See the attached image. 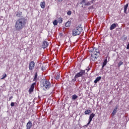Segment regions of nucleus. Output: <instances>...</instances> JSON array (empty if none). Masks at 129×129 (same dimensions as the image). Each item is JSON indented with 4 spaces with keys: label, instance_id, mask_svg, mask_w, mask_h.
I'll use <instances>...</instances> for the list:
<instances>
[{
    "label": "nucleus",
    "instance_id": "nucleus-1",
    "mask_svg": "<svg viewBox=\"0 0 129 129\" xmlns=\"http://www.w3.org/2000/svg\"><path fill=\"white\" fill-rule=\"evenodd\" d=\"M27 24V19L26 18L23 17L18 19L15 23V29L17 32H21Z\"/></svg>",
    "mask_w": 129,
    "mask_h": 129
},
{
    "label": "nucleus",
    "instance_id": "nucleus-2",
    "mask_svg": "<svg viewBox=\"0 0 129 129\" xmlns=\"http://www.w3.org/2000/svg\"><path fill=\"white\" fill-rule=\"evenodd\" d=\"M99 50L98 48H94L91 56V61H95L98 57H99Z\"/></svg>",
    "mask_w": 129,
    "mask_h": 129
},
{
    "label": "nucleus",
    "instance_id": "nucleus-3",
    "mask_svg": "<svg viewBox=\"0 0 129 129\" xmlns=\"http://www.w3.org/2000/svg\"><path fill=\"white\" fill-rule=\"evenodd\" d=\"M42 82L44 90H48V89L51 87V83H50L49 80L46 79H43L42 80Z\"/></svg>",
    "mask_w": 129,
    "mask_h": 129
},
{
    "label": "nucleus",
    "instance_id": "nucleus-4",
    "mask_svg": "<svg viewBox=\"0 0 129 129\" xmlns=\"http://www.w3.org/2000/svg\"><path fill=\"white\" fill-rule=\"evenodd\" d=\"M83 29L82 27H80L79 26H78L77 27H75L73 30V36H79L81 34V32H82Z\"/></svg>",
    "mask_w": 129,
    "mask_h": 129
},
{
    "label": "nucleus",
    "instance_id": "nucleus-5",
    "mask_svg": "<svg viewBox=\"0 0 129 129\" xmlns=\"http://www.w3.org/2000/svg\"><path fill=\"white\" fill-rule=\"evenodd\" d=\"M83 75H85V70H81L80 72L75 75V78H79V77H83Z\"/></svg>",
    "mask_w": 129,
    "mask_h": 129
},
{
    "label": "nucleus",
    "instance_id": "nucleus-6",
    "mask_svg": "<svg viewBox=\"0 0 129 129\" xmlns=\"http://www.w3.org/2000/svg\"><path fill=\"white\" fill-rule=\"evenodd\" d=\"M34 67H35V62H34V61H31L29 65V70H30V71H32V70L34 69Z\"/></svg>",
    "mask_w": 129,
    "mask_h": 129
},
{
    "label": "nucleus",
    "instance_id": "nucleus-7",
    "mask_svg": "<svg viewBox=\"0 0 129 129\" xmlns=\"http://www.w3.org/2000/svg\"><path fill=\"white\" fill-rule=\"evenodd\" d=\"M33 125V123L32 121H29L26 125V129H31L32 128V126Z\"/></svg>",
    "mask_w": 129,
    "mask_h": 129
},
{
    "label": "nucleus",
    "instance_id": "nucleus-8",
    "mask_svg": "<svg viewBox=\"0 0 129 129\" xmlns=\"http://www.w3.org/2000/svg\"><path fill=\"white\" fill-rule=\"evenodd\" d=\"M48 46H49V42H48L46 41H44L43 42L42 47V48H43V49L47 48V47H48Z\"/></svg>",
    "mask_w": 129,
    "mask_h": 129
},
{
    "label": "nucleus",
    "instance_id": "nucleus-9",
    "mask_svg": "<svg viewBox=\"0 0 129 129\" xmlns=\"http://www.w3.org/2000/svg\"><path fill=\"white\" fill-rule=\"evenodd\" d=\"M95 116V114L93 113H92L90 115L89 118V123H90V122L92 121V118H93V117H94Z\"/></svg>",
    "mask_w": 129,
    "mask_h": 129
},
{
    "label": "nucleus",
    "instance_id": "nucleus-10",
    "mask_svg": "<svg viewBox=\"0 0 129 129\" xmlns=\"http://www.w3.org/2000/svg\"><path fill=\"white\" fill-rule=\"evenodd\" d=\"M116 26H117V24L113 23L111 25L110 27V30L111 31H112V30H114V29L116 28Z\"/></svg>",
    "mask_w": 129,
    "mask_h": 129
},
{
    "label": "nucleus",
    "instance_id": "nucleus-11",
    "mask_svg": "<svg viewBox=\"0 0 129 129\" xmlns=\"http://www.w3.org/2000/svg\"><path fill=\"white\" fill-rule=\"evenodd\" d=\"M117 111V106H116L112 113V116H114V115H115V113H116Z\"/></svg>",
    "mask_w": 129,
    "mask_h": 129
},
{
    "label": "nucleus",
    "instance_id": "nucleus-12",
    "mask_svg": "<svg viewBox=\"0 0 129 129\" xmlns=\"http://www.w3.org/2000/svg\"><path fill=\"white\" fill-rule=\"evenodd\" d=\"M100 80H101V77H100V76L96 78V79L94 81V83L96 84V83H97V82H98L99 81H100Z\"/></svg>",
    "mask_w": 129,
    "mask_h": 129
},
{
    "label": "nucleus",
    "instance_id": "nucleus-13",
    "mask_svg": "<svg viewBox=\"0 0 129 129\" xmlns=\"http://www.w3.org/2000/svg\"><path fill=\"white\" fill-rule=\"evenodd\" d=\"M106 64H107V59H105L103 62L102 66V69L101 70L103 69L104 68V67L106 66Z\"/></svg>",
    "mask_w": 129,
    "mask_h": 129
},
{
    "label": "nucleus",
    "instance_id": "nucleus-14",
    "mask_svg": "<svg viewBox=\"0 0 129 129\" xmlns=\"http://www.w3.org/2000/svg\"><path fill=\"white\" fill-rule=\"evenodd\" d=\"M70 26H71V21H69L67 22H66V23L65 24V26L67 28H69V27H70Z\"/></svg>",
    "mask_w": 129,
    "mask_h": 129
},
{
    "label": "nucleus",
    "instance_id": "nucleus-15",
    "mask_svg": "<svg viewBox=\"0 0 129 129\" xmlns=\"http://www.w3.org/2000/svg\"><path fill=\"white\" fill-rule=\"evenodd\" d=\"M23 16V13L21 12H17V13L16 15V17H18V18H21Z\"/></svg>",
    "mask_w": 129,
    "mask_h": 129
},
{
    "label": "nucleus",
    "instance_id": "nucleus-16",
    "mask_svg": "<svg viewBox=\"0 0 129 129\" xmlns=\"http://www.w3.org/2000/svg\"><path fill=\"white\" fill-rule=\"evenodd\" d=\"M127 8H128V4H126L124 6V13L125 14L126 13V10H127Z\"/></svg>",
    "mask_w": 129,
    "mask_h": 129
},
{
    "label": "nucleus",
    "instance_id": "nucleus-17",
    "mask_svg": "<svg viewBox=\"0 0 129 129\" xmlns=\"http://www.w3.org/2000/svg\"><path fill=\"white\" fill-rule=\"evenodd\" d=\"M45 2H41L40 3V7L41 8V9H45Z\"/></svg>",
    "mask_w": 129,
    "mask_h": 129
},
{
    "label": "nucleus",
    "instance_id": "nucleus-18",
    "mask_svg": "<svg viewBox=\"0 0 129 129\" xmlns=\"http://www.w3.org/2000/svg\"><path fill=\"white\" fill-rule=\"evenodd\" d=\"M63 22V19L62 18L59 17L57 19V22L58 24H62V22Z\"/></svg>",
    "mask_w": 129,
    "mask_h": 129
},
{
    "label": "nucleus",
    "instance_id": "nucleus-19",
    "mask_svg": "<svg viewBox=\"0 0 129 129\" xmlns=\"http://www.w3.org/2000/svg\"><path fill=\"white\" fill-rule=\"evenodd\" d=\"M38 78V72L35 73L34 78L33 79V81H37V78Z\"/></svg>",
    "mask_w": 129,
    "mask_h": 129
},
{
    "label": "nucleus",
    "instance_id": "nucleus-20",
    "mask_svg": "<svg viewBox=\"0 0 129 129\" xmlns=\"http://www.w3.org/2000/svg\"><path fill=\"white\" fill-rule=\"evenodd\" d=\"M77 98H78V96L76 95V94L72 96V99L73 100H75L76 99H77Z\"/></svg>",
    "mask_w": 129,
    "mask_h": 129
},
{
    "label": "nucleus",
    "instance_id": "nucleus-21",
    "mask_svg": "<svg viewBox=\"0 0 129 129\" xmlns=\"http://www.w3.org/2000/svg\"><path fill=\"white\" fill-rule=\"evenodd\" d=\"M59 78H60V74H59L58 73H57L55 76V79L56 80H58Z\"/></svg>",
    "mask_w": 129,
    "mask_h": 129
},
{
    "label": "nucleus",
    "instance_id": "nucleus-22",
    "mask_svg": "<svg viewBox=\"0 0 129 129\" xmlns=\"http://www.w3.org/2000/svg\"><path fill=\"white\" fill-rule=\"evenodd\" d=\"M34 88L33 87H32L31 86V87H30V89L29 90V93H31V92H33L34 91Z\"/></svg>",
    "mask_w": 129,
    "mask_h": 129
},
{
    "label": "nucleus",
    "instance_id": "nucleus-23",
    "mask_svg": "<svg viewBox=\"0 0 129 129\" xmlns=\"http://www.w3.org/2000/svg\"><path fill=\"white\" fill-rule=\"evenodd\" d=\"M91 111L90 110H87L85 111V114H89L91 113Z\"/></svg>",
    "mask_w": 129,
    "mask_h": 129
},
{
    "label": "nucleus",
    "instance_id": "nucleus-24",
    "mask_svg": "<svg viewBox=\"0 0 129 129\" xmlns=\"http://www.w3.org/2000/svg\"><path fill=\"white\" fill-rule=\"evenodd\" d=\"M53 24L54 26H57L58 25V21L57 20H54L53 22Z\"/></svg>",
    "mask_w": 129,
    "mask_h": 129
},
{
    "label": "nucleus",
    "instance_id": "nucleus-25",
    "mask_svg": "<svg viewBox=\"0 0 129 129\" xmlns=\"http://www.w3.org/2000/svg\"><path fill=\"white\" fill-rule=\"evenodd\" d=\"M123 64V62L120 61L118 63V67H120V66H121V65H122Z\"/></svg>",
    "mask_w": 129,
    "mask_h": 129
},
{
    "label": "nucleus",
    "instance_id": "nucleus-26",
    "mask_svg": "<svg viewBox=\"0 0 129 129\" xmlns=\"http://www.w3.org/2000/svg\"><path fill=\"white\" fill-rule=\"evenodd\" d=\"M84 6H91V3H90V2H88L87 3H86L85 4H84Z\"/></svg>",
    "mask_w": 129,
    "mask_h": 129
},
{
    "label": "nucleus",
    "instance_id": "nucleus-27",
    "mask_svg": "<svg viewBox=\"0 0 129 129\" xmlns=\"http://www.w3.org/2000/svg\"><path fill=\"white\" fill-rule=\"evenodd\" d=\"M7 77V74H5L3 75V77L1 79H5Z\"/></svg>",
    "mask_w": 129,
    "mask_h": 129
},
{
    "label": "nucleus",
    "instance_id": "nucleus-28",
    "mask_svg": "<svg viewBox=\"0 0 129 129\" xmlns=\"http://www.w3.org/2000/svg\"><path fill=\"white\" fill-rule=\"evenodd\" d=\"M72 14V12H71V11H69L67 12V15H68V16H71Z\"/></svg>",
    "mask_w": 129,
    "mask_h": 129
},
{
    "label": "nucleus",
    "instance_id": "nucleus-29",
    "mask_svg": "<svg viewBox=\"0 0 129 129\" xmlns=\"http://www.w3.org/2000/svg\"><path fill=\"white\" fill-rule=\"evenodd\" d=\"M37 84V82L35 81V83H33L32 85H31V87L35 88V86L36 85V84Z\"/></svg>",
    "mask_w": 129,
    "mask_h": 129
},
{
    "label": "nucleus",
    "instance_id": "nucleus-30",
    "mask_svg": "<svg viewBox=\"0 0 129 129\" xmlns=\"http://www.w3.org/2000/svg\"><path fill=\"white\" fill-rule=\"evenodd\" d=\"M86 4V0H82V1L81 2V4Z\"/></svg>",
    "mask_w": 129,
    "mask_h": 129
},
{
    "label": "nucleus",
    "instance_id": "nucleus-31",
    "mask_svg": "<svg viewBox=\"0 0 129 129\" xmlns=\"http://www.w3.org/2000/svg\"><path fill=\"white\" fill-rule=\"evenodd\" d=\"M15 103H15V102H11V106H12V107H14V106H15Z\"/></svg>",
    "mask_w": 129,
    "mask_h": 129
},
{
    "label": "nucleus",
    "instance_id": "nucleus-32",
    "mask_svg": "<svg viewBox=\"0 0 129 129\" xmlns=\"http://www.w3.org/2000/svg\"><path fill=\"white\" fill-rule=\"evenodd\" d=\"M89 124H90V123H89V121H88V123L86 125H84V127H87L88 125H89Z\"/></svg>",
    "mask_w": 129,
    "mask_h": 129
},
{
    "label": "nucleus",
    "instance_id": "nucleus-33",
    "mask_svg": "<svg viewBox=\"0 0 129 129\" xmlns=\"http://www.w3.org/2000/svg\"><path fill=\"white\" fill-rule=\"evenodd\" d=\"M77 78H75V76L74 77V79L72 80L73 81H76V80H77Z\"/></svg>",
    "mask_w": 129,
    "mask_h": 129
},
{
    "label": "nucleus",
    "instance_id": "nucleus-34",
    "mask_svg": "<svg viewBox=\"0 0 129 129\" xmlns=\"http://www.w3.org/2000/svg\"><path fill=\"white\" fill-rule=\"evenodd\" d=\"M127 39V37H124V38H123V40L124 41H126Z\"/></svg>",
    "mask_w": 129,
    "mask_h": 129
},
{
    "label": "nucleus",
    "instance_id": "nucleus-35",
    "mask_svg": "<svg viewBox=\"0 0 129 129\" xmlns=\"http://www.w3.org/2000/svg\"><path fill=\"white\" fill-rule=\"evenodd\" d=\"M126 49H129V43L127 44Z\"/></svg>",
    "mask_w": 129,
    "mask_h": 129
},
{
    "label": "nucleus",
    "instance_id": "nucleus-36",
    "mask_svg": "<svg viewBox=\"0 0 129 129\" xmlns=\"http://www.w3.org/2000/svg\"><path fill=\"white\" fill-rule=\"evenodd\" d=\"M86 70L87 71V72H88V71H89V70H90V68H88V69H86Z\"/></svg>",
    "mask_w": 129,
    "mask_h": 129
},
{
    "label": "nucleus",
    "instance_id": "nucleus-37",
    "mask_svg": "<svg viewBox=\"0 0 129 129\" xmlns=\"http://www.w3.org/2000/svg\"><path fill=\"white\" fill-rule=\"evenodd\" d=\"M13 98V96L10 97L9 100H11Z\"/></svg>",
    "mask_w": 129,
    "mask_h": 129
},
{
    "label": "nucleus",
    "instance_id": "nucleus-38",
    "mask_svg": "<svg viewBox=\"0 0 129 129\" xmlns=\"http://www.w3.org/2000/svg\"><path fill=\"white\" fill-rule=\"evenodd\" d=\"M93 2H94V0H92L90 2L91 4H93Z\"/></svg>",
    "mask_w": 129,
    "mask_h": 129
},
{
    "label": "nucleus",
    "instance_id": "nucleus-39",
    "mask_svg": "<svg viewBox=\"0 0 129 129\" xmlns=\"http://www.w3.org/2000/svg\"><path fill=\"white\" fill-rule=\"evenodd\" d=\"M59 3H61V2H63V0H57Z\"/></svg>",
    "mask_w": 129,
    "mask_h": 129
},
{
    "label": "nucleus",
    "instance_id": "nucleus-40",
    "mask_svg": "<svg viewBox=\"0 0 129 129\" xmlns=\"http://www.w3.org/2000/svg\"><path fill=\"white\" fill-rule=\"evenodd\" d=\"M90 9H93V6H91V7H90Z\"/></svg>",
    "mask_w": 129,
    "mask_h": 129
},
{
    "label": "nucleus",
    "instance_id": "nucleus-41",
    "mask_svg": "<svg viewBox=\"0 0 129 129\" xmlns=\"http://www.w3.org/2000/svg\"><path fill=\"white\" fill-rule=\"evenodd\" d=\"M41 70H42V71L43 70V67L41 68Z\"/></svg>",
    "mask_w": 129,
    "mask_h": 129
},
{
    "label": "nucleus",
    "instance_id": "nucleus-42",
    "mask_svg": "<svg viewBox=\"0 0 129 129\" xmlns=\"http://www.w3.org/2000/svg\"><path fill=\"white\" fill-rule=\"evenodd\" d=\"M128 64H129V61H128Z\"/></svg>",
    "mask_w": 129,
    "mask_h": 129
}]
</instances>
